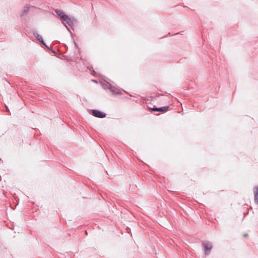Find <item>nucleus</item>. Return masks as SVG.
Instances as JSON below:
<instances>
[{"instance_id":"9","label":"nucleus","mask_w":258,"mask_h":258,"mask_svg":"<svg viewBox=\"0 0 258 258\" xmlns=\"http://www.w3.org/2000/svg\"><path fill=\"white\" fill-rule=\"evenodd\" d=\"M30 7L28 6H26L24 7L22 12V16L24 15L29 10Z\"/></svg>"},{"instance_id":"13","label":"nucleus","mask_w":258,"mask_h":258,"mask_svg":"<svg viewBox=\"0 0 258 258\" xmlns=\"http://www.w3.org/2000/svg\"><path fill=\"white\" fill-rule=\"evenodd\" d=\"M85 233L87 235V232L86 231H85Z\"/></svg>"},{"instance_id":"11","label":"nucleus","mask_w":258,"mask_h":258,"mask_svg":"<svg viewBox=\"0 0 258 258\" xmlns=\"http://www.w3.org/2000/svg\"><path fill=\"white\" fill-rule=\"evenodd\" d=\"M247 236V234H244L243 235V236L245 237H246Z\"/></svg>"},{"instance_id":"4","label":"nucleus","mask_w":258,"mask_h":258,"mask_svg":"<svg viewBox=\"0 0 258 258\" xmlns=\"http://www.w3.org/2000/svg\"><path fill=\"white\" fill-rule=\"evenodd\" d=\"M92 115L98 118H104L105 117L106 114L105 113L101 112L97 110H92Z\"/></svg>"},{"instance_id":"7","label":"nucleus","mask_w":258,"mask_h":258,"mask_svg":"<svg viewBox=\"0 0 258 258\" xmlns=\"http://www.w3.org/2000/svg\"><path fill=\"white\" fill-rule=\"evenodd\" d=\"M254 193V201L258 205V186L255 187Z\"/></svg>"},{"instance_id":"3","label":"nucleus","mask_w":258,"mask_h":258,"mask_svg":"<svg viewBox=\"0 0 258 258\" xmlns=\"http://www.w3.org/2000/svg\"><path fill=\"white\" fill-rule=\"evenodd\" d=\"M63 24L65 25V26L66 27V28H67V29L69 30V28H68V26H69V27H72L74 25V23H73V21L72 20V19L69 18L68 16L63 20Z\"/></svg>"},{"instance_id":"8","label":"nucleus","mask_w":258,"mask_h":258,"mask_svg":"<svg viewBox=\"0 0 258 258\" xmlns=\"http://www.w3.org/2000/svg\"><path fill=\"white\" fill-rule=\"evenodd\" d=\"M110 90L114 94H119L120 93V90L118 89L115 88L114 87H111L110 88Z\"/></svg>"},{"instance_id":"1","label":"nucleus","mask_w":258,"mask_h":258,"mask_svg":"<svg viewBox=\"0 0 258 258\" xmlns=\"http://www.w3.org/2000/svg\"><path fill=\"white\" fill-rule=\"evenodd\" d=\"M203 245L205 249V254L207 255L209 254L213 247L212 244L209 241H205L203 242Z\"/></svg>"},{"instance_id":"10","label":"nucleus","mask_w":258,"mask_h":258,"mask_svg":"<svg viewBox=\"0 0 258 258\" xmlns=\"http://www.w3.org/2000/svg\"><path fill=\"white\" fill-rule=\"evenodd\" d=\"M111 85L110 84H108V85H106V86L105 87V88H108V89H110V88L111 87Z\"/></svg>"},{"instance_id":"2","label":"nucleus","mask_w":258,"mask_h":258,"mask_svg":"<svg viewBox=\"0 0 258 258\" xmlns=\"http://www.w3.org/2000/svg\"><path fill=\"white\" fill-rule=\"evenodd\" d=\"M148 107L149 109L153 111L166 112L168 110V108H169V106H166L159 108L155 107V106L152 108L148 106Z\"/></svg>"},{"instance_id":"12","label":"nucleus","mask_w":258,"mask_h":258,"mask_svg":"<svg viewBox=\"0 0 258 258\" xmlns=\"http://www.w3.org/2000/svg\"><path fill=\"white\" fill-rule=\"evenodd\" d=\"M94 81V82H97V81H96L95 80H93Z\"/></svg>"},{"instance_id":"5","label":"nucleus","mask_w":258,"mask_h":258,"mask_svg":"<svg viewBox=\"0 0 258 258\" xmlns=\"http://www.w3.org/2000/svg\"><path fill=\"white\" fill-rule=\"evenodd\" d=\"M34 36L45 46L47 47L45 43L43 41V39L42 38V37L39 35L38 33L35 32L33 33Z\"/></svg>"},{"instance_id":"6","label":"nucleus","mask_w":258,"mask_h":258,"mask_svg":"<svg viewBox=\"0 0 258 258\" xmlns=\"http://www.w3.org/2000/svg\"><path fill=\"white\" fill-rule=\"evenodd\" d=\"M55 12L60 17L62 20L67 16V15L61 10H55Z\"/></svg>"}]
</instances>
